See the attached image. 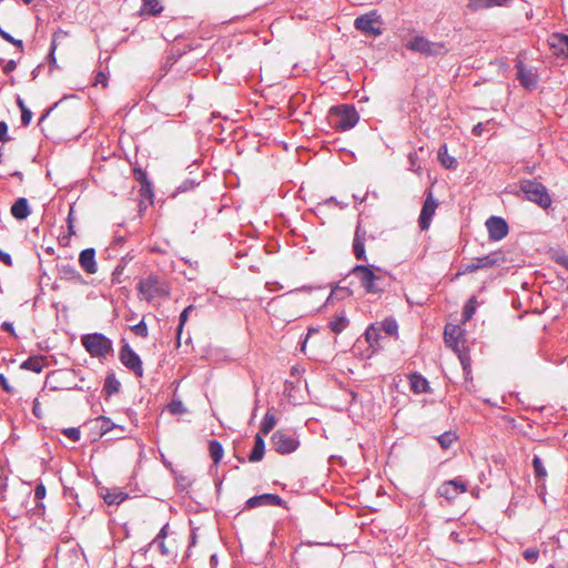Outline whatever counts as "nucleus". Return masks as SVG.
<instances>
[{"label": "nucleus", "instance_id": "a211bd4d", "mask_svg": "<svg viewBox=\"0 0 568 568\" xmlns=\"http://www.w3.org/2000/svg\"><path fill=\"white\" fill-rule=\"evenodd\" d=\"M513 0H469L468 8L471 11H479L493 7H508Z\"/></svg>", "mask_w": 568, "mask_h": 568}, {"label": "nucleus", "instance_id": "0eeeda50", "mask_svg": "<svg viewBox=\"0 0 568 568\" xmlns=\"http://www.w3.org/2000/svg\"><path fill=\"white\" fill-rule=\"evenodd\" d=\"M406 48L414 52H419L425 55H436L444 51L442 43L428 41L422 36H416L406 43Z\"/></svg>", "mask_w": 568, "mask_h": 568}, {"label": "nucleus", "instance_id": "680f3d73", "mask_svg": "<svg viewBox=\"0 0 568 568\" xmlns=\"http://www.w3.org/2000/svg\"><path fill=\"white\" fill-rule=\"evenodd\" d=\"M483 130H484V124H483V123H478V124H476V125L474 126V129H473V133H474L475 135H481Z\"/></svg>", "mask_w": 568, "mask_h": 568}, {"label": "nucleus", "instance_id": "412c9836", "mask_svg": "<svg viewBox=\"0 0 568 568\" xmlns=\"http://www.w3.org/2000/svg\"><path fill=\"white\" fill-rule=\"evenodd\" d=\"M549 44L556 54L568 55V36L555 33L549 38Z\"/></svg>", "mask_w": 568, "mask_h": 568}, {"label": "nucleus", "instance_id": "ea45409f", "mask_svg": "<svg viewBox=\"0 0 568 568\" xmlns=\"http://www.w3.org/2000/svg\"><path fill=\"white\" fill-rule=\"evenodd\" d=\"M131 329L133 331V333L138 336H141V337H146L148 336V326L146 324L144 323V321H141L140 323H138L136 325H133L131 327Z\"/></svg>", "mask_w": 568, "mask_h": 568}, {"label": "nucleus", "instance_id": "09e8293b", "mask_svg": "<svg viewBox=\"0 0 568 568\" xmlns=\"http://www.w3.org/2000/svg\"><path fill=\"white\" fill-rule=\"evenodd\" d=\"M47 489L43 484L37 485L34 489V497L39 500L43 499L45 497Z\"/></svg>", "mask_w": 568, "mask_h": 568}, {"label": "nucleus", "instance_id": "864d4df0", "mask_svg": "<svg viewBox=\"0 0 568 568\" xmlns=\"http://www.w3.org/2000/svg\"><path fill=\"white\" fill-rule=\"evenodd\" d=\"M0 262H3L8 266L12 265V258H11L10 254H8L1 250H0Z\"/></svg>", "mask_w": 568, "mask_h": 568}, {"label": "nucleus", "instance_id": "aec40b11", "mask_svg": "<svg viewBox=\"0 0 568 568\" xmlns=\"http://www.w3.org/2000/svg\"><path fill=\"white\" fill-rule=\"evenodd\" d=\"M365 231L361 229L358 225L355 231L354 241H353V252L357 260H366L365 254Z\"/></svg>", "mask_w": 568, "mask_h": 568}, {"label": "nucleus", "instance_id": "a18cd8bd", "mask_svg": "<svg viewBox=\"0 0 568 568\" xmlns=\"http://www.w3.org/2000/svg\"><path fill=\"white\" fill-rule=\"evenodd\" d=\"M192 311V306H189L186 307L180 315V325H179V329H178V337H180V333L182 331V327L184 325V323L186 322V318H187V314L189 312Z\"/></svg>", "mask_w": 568, "mask_h": 568}, {"label": "nucleus", "instance_id": "a878e982", "mask_svg": "<svg viewBox=\"0 0 568 568\" xmlns=\"http://www.w3.org/2000/svg\"><path fill=\"white\" fill-rule=\"evenodd\" d=\"M129 495L120 489H113L103 495L104 501L108 505H120Z\"/></svg>", "mask_w": 568, "mask_h": 568}, {"label": "nucleus", "instance_id": "c9c22d12", "mask_svg": "<svg viewBox=\"0 0 568 568\" xmlns=\"http://www.w3.org/2000/svg\"><path fill=\"white\" fill-rule=\"evenodd\" d=\"M351 294H352V292L349 288L336 286L335 288L332 290L328 300H331V298L343 300V298L351 296Z\"/></svg>", "mask_w": 568, "mask_h": 568}, {"label": "nucleus", "instance_id": "7ed1b4c3", "mask_svg": "<svg viewBox=\"0 0 568 568\" xmlns=\"http://www.w3.org/2000/svg\"><path fill=\"white\" fill-rule=\"evenodd\" d=\"M138 294L140 300L151 303L156 298L166 297L169 295V286L161 277L149 275L139 282Z\"/></svg>", "mask_w": 568, "mask_h": 568}, {"label": "nucleus", "instance_id": "58836bf2", "mask_svg": "<svg viewBox=\"0 0 568 568\" xmlns=\"http://www.w3.org/2000/svg\"><path fill=\"white\" fill-rule=\"evenodd\" d=\"M168 410L173 415L183 414L186 409L181 400H172L168 405Z\"/></svg>", "mask_w": 568, "mask_h": 568}, {"label": "nucleus", "instance_id": "2f4dec72", "mask_svg": "<svg viewBox=\"0 0 568 568\" xmlns=\"http://www.w3.org/2000/svg\"><path fill=\"white\" fill-rule=\"evenodd\" d=\"M437 440L443 448L447 449L457 440V435L454 432H445L437 437Z\"/></svg>", "mask_w": 568, "mask_h": 568}, {"label": "nucleus", "instance_id": "b1692460", "mask_svg": "<svg viewBox=\"0 0 568 568\" xmlns=\"http://www.w3.org/2000/svg\"><path fill=\"white\" fill-rule=\"evenodd\" d=\"M44 366V357L42 356H34L29 357L21 364V368L26 371H31L34 373H41Z\"/></svg>", "mask_w": 568, "mask_h": 568}, {"label": "nucleus", "instance_id": "6e6552de", "mask_svg": "<svg viewBox=\"0 0 568 568\" xmlns=\"http://www.w3.org/2000/svg\"><path fill=\"white\" fill-rule=\"evenodd\" d=\"M271 443L273 448L280 454L293 453L298 446V440L295 436L285 430H276L272 435Z\"/></svg>", "mask_w": 568, "mask_h": 568}, {"label": "nucleus", "instance_id": "c756f323", "mask_svg": "<svg viewBox=\"0 0 568 568\" xmlns=\"http://www.w3.org/2000/svg\"><path fill=\"white\" fill-rule=\"evenodd\" d=\"M61 277L67 281L82 282V275L72 266H62Z\"/></svg>", "mask_w": 568, "mask_h": 568}, {"label": "nucleus", "instance_id": "f8f14e48", "mask_svg": "<svg viewBox=\"0 0 568 568\" xmlns=\"http://www.w3.org/2000/svg\"><path fill=\"white\" fill-rule=\"evenodd\" d=\"M486 227L488 231L489 240L491 241H500L508 234V224L507 222L499 216H490L486 221Z\"/></svg>", "mask_w": 568, "mask_h": 568}, {"label": "nucleus", "instance_id": "f704fd0d", "mask_svg": "<svg viewBox=\"0 0 568 568\" xmlns=\"http://www.w3.org/2000/svg\"><path fill=\"white\" fill-rule=\"evenodd\" d=\"M150 547L155 548L162 556L169 557L172 555V551L165 546L164 540L154 539Z\"/></svg>", "mask_w": 568, "mask_h": 568}, {"label": "nucleus", "instance_id": "338daca9", "mask_svg": "<svg viewBox=\"0 0 568 568\" xmlns=\"http://www.w3.org/2000/svg\"><path fill=\"white\" fill-rule=\"evenodd\" d=\"M134 173H135V176H136L138 180H140L143 176V174H144L141 170L135 171Z\"/></svg>", "mask_w": 568, "mask_h": 568}, {"label": "nucleus", "instance_id": "9b49d317", "mask_svg": "<svg viewBox=\"0 0 568 568\" xmlns=\"http://www.w3.org/2000/svg\"><path fill=\"white\" fill-rule=\"evenodd\" d=\"M120 361L121 363L132 371L135 375H143L142 361L140 356L128 345H123L120 349Z\"/></svg>", "mask_w": 568, "mask_h": 568}, {"label": "nucleus", "instance_id": "423d86ee", "mask_svg": "<svg viewBox=\"0 0 568 568\" xmlns=\"http://www.w3.org/2000/svg\"><path fill=\"white\" fill-rule=\"evenodd\" d=\"M504 261V256L498 252H494L481 257H476L471 262L465 264L458 272V275L474 273L480 268L493 267L501 264Z\"/></svg>", "mask_w": 568, "mask_h": 568}, {"label": "nucleus", "instance_id": "c85d7f7f", "mask_svg": "<svg viewBox=\"0 0 568 568\" xmlns=\"http://www.w3.org/2000/svg\"><path fill=\"white\" fill-rule=\"evenodd\" d=\"M100 424L101 434L104 435L113 429H120L123 432V427L114 424L109 417L99 416L95 419Z\"/></svg>", "mask_w": 568, "mask_h": 568}, {"label": "nucleus", "instance_id": "4468645a", "mask_svg": "<svg viewBox=\"0 0 568 568\" xmlns=\"http://www.w3.org/2000/svg\"><path fill=\"white\" fill-rule=\"evenodd\" d=\"M283 499L275 494H263L258 496L251 497L246 501V506L248 508H255L260 506H282Z\"/></svg>", "mask_w": 568, "mask_h": 568}, {"label": "nucleus", "instance_id": "393cba45", "mask_svg": "<svg viewBox=\"0 0 568 568\" xmlns=\"http://www.w3.org/2000/svg\"><path fill=\"white\" fill-rule=\"evenodd\" d=\"M438 160L446 169H456L457 166V160L448 153L446 144L439 148Z\"/></svg>", "mask_w": 568, "mask_h": 568}, {"label": "nucleus", "instance_id": "0e129e2a", "mask_svg": "<svg viewBox=\"0 0 568 568\" xmlns=\"http://www.w3.org/2000/svg\"><path fill=\"white\" fill-rule=\"evenodd\" d=\"M39 405H40V404H39V402H38V400H34V404H33V413H34L36 415H38V412L40 410Z\"/></svg>", "mask_w": 568, "mask_h": 568}, {"label": "nucleus", "instance_id": "a19ab883", "mask_svg": "<svg viewBox=\"0 0 568 568\" xmlns=\"http://www.w3.org/2000/svg\"><path fill=\"white\" fill-rule=\"evenodd\" d=\"M523 556L528 562H536L539 557V551L536 548H528L523 552Z\"/></svg>", "mask_w": 568, "mask_h": 568}, {"label": "nucleus", "instance_id": "f3484780", "mask_svg": "<svg viewBox=\"0 0 568 568\" xmlns=\"http://www.w3.org/2000/svg\"><path fill=\"white\" fill-rule=\"evenodd\" d=\"M517 75L523 87L532 90L537 85V80L531 70L527 69L521 61L517 63Z\"/></svg>", "mask_w": 568, "mask_h": 568}, {"label": "nucleus", "instance_id": "ddd939ff", "mask_svg": "<svg viewBox=\"0 0 568 568\" xmlns=\"http://www.w3.org/2000/svg\"><path fill=\"white\" fill-rule=\"evenodd\" d=\"M437 206H438V202L434 199L433 194L429 192L426 196L424 204H423L420 215L418 219L419 226L423 231H425L429 227L432 219L436 212Z\"/></svg>", "mask_w": 568, "mask_h": 568}, {"label": "nucleus", "instance_id": "f257e3e1", "mask_svg": "<svg viewBox=\"0 0 568 568\" xmlns=\"http://www.w3.org/2000/svg\"><path fill=\"white\" fill-rule=\"evenodd\" d=\"M352 274L358 278L364 290L371 294L383 293L389 286L386 273L373 264L356 265L352 268Z\"/></svg>", "mask_w": 568, "mask_h": 568}, {"label": "nucleus", "instance_id": "72a5a7b5", "mask_svg": "<svg viewBox=\"0 0 568 568\" xmlns=\"http://www.w3.org/2000/svg\"><path fill=\"white\" fill-rule=\"evenodd\" d=\"M382 327L388 336L397 334L398 331L397 322L394 318H386L382 323Z\"/></svg>", "mask_w": 568, "mask_h": 568}, {"label": "nucleus", "instance_id": "7c9ffc66", "mask_svg": "<svg viewBox=\"0 0 568 568\" xmlns=\"http://www.w3.org/2000/svg\"><path fill=\"white\" fill-rule=\"evenodd\" d=\"M275 424V416L272 413L267 412L264 415L263 420L261 423V433L267 435L274 428Z\"/></svg>", "mask_w": 568, "mask_h": 568}, {"label": "nucleus", "instance_id": "bb28decb", "mask_svg": "<svg viewBox=\"0 0 568 568\" xmlns=\"http://www.w3.org/2000/svg\"><path fill=\"white\" fill-rule=\"evenodd\" d=\"M348 325V320L344 314L335 315L328 323L332 332L338 334L343 332Z\"/></svg>", "mask_w": 568, "mask_h": 568}, {"label": "nucleus", "instance_id": "9d476101", "mask_svg": "<svg viewBox=\"0 0 568 568\" xmlns=\"http://www.w3.org/2000/svg\"><path fill=\"white\" fill-rule=\"evenodd\" d=\"M467 490V484L460 477L444 481L438 487V495L452 501Z\"/></svg>", "mask_w": 568, "mask_h": 568}, {"label": "nucleus", "instance_id": "e433bc0d", "mask_svg": "<svg viewBox=\"0 0 568 568\" xmlns=\"http://www.w3.org/2000/svg\"><path fill=\"white\" fill-rule=\"evenodd\" d=\"M365 337H366V341L369 343V345L374 346L379 338L378 328L371 326L369 328L366 329Z\"/></svg>", "mask_w": 568, "mask_h": 568}, {"label": "nucleus", "instance_id": "e2e57ef3", "mask_svg": "<svg viewBox=\"0 0 568 568\" xmlns=\"http://www.w3.org/2000/svg\"><path fill=\"white\" fill-rule=\"evenodd\" d=\"M17 104L20 108L21 111H23V108H27L23 100L21 98L17 99Z\"/></svg>", "mask_w": 568, "mask_h": 568}, {"label": "nucleus", "instance_id": "1a4fd4ad", "mask_svg": "<svg viewBox=\"0 0 568 568\" xmlns=\"http://www.w3.org/2000/svg\"><path fill=\"white\" fill-rule=\"evenodd\" d=\"M378 24V16L375 12L362 14L354 21V26L357 30L372 37L382 34V30Z\"/></svg>", "mask_w": 568, "mask_h": 568}, {"label": "nucleus", "instance_id": "69168bd1", "mask_svg": "<svg viewBox=\"0 0 568 568\" xmlns=\"http://www.w3.org/2000/svg\"><path fill=\"white\" fill-rule=\"evenodd\" d=\"M207 449H209V453H210L211 457H213V440L209 442Z\"/></svg>", "mask_w": 568, "mask_h": 568}, {"label": "nucleus", "instance_id": "c03bdc74", "mask_svg": "<svg viewBox=\"0 0 568 568\" xmlns=\"http://www.w3.org/2000/svg\"><path fill=\"white\" fill-rule=\"evenodd\" d=\"M94 85L102 84L104 88L108 85V77L104 71H99L94 78Z\"/></svg>", "mask_w": 568, "mask_h": 568}, {"label": "nucleus", "instance_id": "603ef678", "mask_svg": "<svg viewBox=\"0 0 568 568\" xmlns=\"http://www.w3.org/2000/svg\"><path fill=\"white\" fill-rule=\"evenodd\" d=\"M73 207L70 209V212H69V215H68V229H69V234L70 235H74L75 232H74V227H73Z\"/></svg>", "mask_w": 568, "mask_h": 568}, {"label": "nucleus", "instance_id": "4c0bfd02", "mask_svg": "<svg viewBox=\"0 0 568 568\" xmlns=\"http://www.w3.org/2000/svg\"><path fill=\"white\" fill-rule=\"evenodd\" d=\"M532 466H534L535 474H536L537 477H539V478L546 477L547 471H546V469H545V467L542 465L541 459L538 456L534 457Z\"/></svg>", "mask_w": 568, "mask_h": 568}, {"label": "nucleus", "instance_id": "f03ea898", "mask_svg": "<svg viewBox=\"0 0 568 568\" xmlns=\"http://www.w3.org/2000/svg\"><path fill=\"white\" fill-rule=\"evenodd\" d=\"M519 190L524 193V196L527 201L537 204L544 210H547L552 204V200L548 193L547 187L536 180H520Z\"/></svg>", "mask_w": 568, "mask_h": 568}, {"label": "nucleus", "instance_id": "37998d69", "mask_svg": "<svg viewBox=\"0 0 568 568\" xmlns=\"http://www.w3.org/2000/svg\"><path fill=\"white\" fill-rule=\"evenodd\" d=\"M119 382H116L115 379L113 378H106L105 381V389L109 394H113V393H116L119 390Z\"/></svg>", "mask_w": 568, "mask_h": 568}, {"label": "nucleus", "instance_id": "052dcab7", "mask_svg": "<svg viewBox=\"0 0 568 568\" xmlns=\"http://www.w3.org/2000/svg\"><path fill=\"white\" fill-rule=\"evenodd\" d=\"M166 528H168V525H164V526L162 527V529L160 530V532L158 534V536L155 537V539L164 540V538H165V537H166V535H168Z\"/></svg>", "mask_w": 568, "mask_h": 568}, {"label": "nucleus", "instance_id": "39448f33", "mask_svg": "<svg viewBox=\"0 0 568 568\" xmlns=\"http://www.w3.org/2000/svg\"><path fill=\"white\" fill-rule=\"evenodd\" d=\"M82 345L93 357H105L112 352V342L100 333L84 335Z\"/></svg>", "mask_w": 568, "mask_h": 568}, {"label": "nucleus", "instance_id": "13d9d810", "mask_svg": "<svg viewBox=\"0 0 568 568\" xmlns=\"http://www.w3.org/2000/svg\"><path fill=\"white\" fill-rule=\"evenodd\" d=\"M57 49V44H55V40L53 39L52 43H51V48H50V63L51 64H54L55 63V57H54V51Z\"/></svg>", "mask_w": 568, "mask_h": 568}, {"label": "nucleus", "instance_id": "dca6fc26", "mask_svg": "<svg viewBox=\"0 0 568 568\" xmlns=\"http://www.w3.org/2000/svg\"><path fill=\"white\" fill-rule=\"evenodd\" d=\"M462 337V329L456 325H447L444 332L445 343L455 352H459V343Z\"/></svg>", "mask_w": 568, "mask_h": 568}, {"label": "nucleus", "instance_id": "3c124183", "mask_svg": "<svg viewBox=\"0 0 568 568\" xmlns=\"http://www.w3.org/2000/svg\"><path fill=\"white\" fill-rule=\"evenodd\" d=\"M214 456H215V464L222 458L223 456V448L222 445L215 440L214 444Z\"/></svg>", "mask_w": 568, "mask_h": 568}, {"label": "nucleus", "instance_id": "de8ad7c7", "mask_svg": "<svg viewBox=\"0 0 568 568\" xmlns=\"http://www.w3.org/2000/svg\"><path fill=\"white\" fill-rule=\"evenodd\" d=\"M32 119V113L28 108H23V111H21V122L23 125H29Z\"/></svg>", "mask_w": 568, "mask_h": 568}, {"label": "nucleus", "instance_id": "cd10ccee", "mask_svg": "<svg viewBox=\"0 0 568 568\" xmlns=\"http://www.w3.org/2000/svg\"><path fill=\"white\" fill-rule=\"evenodd\" d=\"M163 7L159 0H143V4L141 8L142 12L150 13L152 16H158L162 12Z\"/></svg>", "mask_w": 568, "mask_h": 568}, {"label": "nucleus", "instance_id": "79ce46f5", "mask_svg": "<svg viewBox=\"0 0 568 568\" xmlns=\"http://www.w3.org/2000/svg\"><path fill=\"white\" fill-rule=\"evenodd\" d=\"M63 434L68 438L72 439L73 442H78L80 439L79 428H75V427L65 428V429H63Z\"/></svg>", "mask_w": 568, "mask_h": 568}, {"label": "nucleus", "instance_id": "774afa93", "mask_svg": "<svg viewBox=\"0 0 568 568\" xmlns=\"http://www.w3.org/2000/svg\"><path fill=\"white\" fill-rule=\"evenodd\" d=\"M8 36V32H6L4 30L0 29V37L4 40V38H7Z\"/></svg>", "mask_w": 568, "mask_h": 568}, {"label": "nucleus", "instance_id": "49530a36", "mask_svg": "<svg viewBox=\"0 0 568 568\" xmlns=\"http://www.w3.org/2000/svg\"><path fill=\"white\" fill-rule=\"evenodd\" d=\"M0 385L8 394H12L14 392L13 387L9 384L7 377L3 374H0Z\"/></svg>", "mask_w": 568, "mask_h": 568}, {"label": "nucleus", "instance_id": "6ab92c4d", "mask_svg": "<svg viewBox=\"0 0 568 568\" xmlns=\"http://www.w3.org/2000/svg\"><path fill=\"white\" fill-rule=\"evenodd\" d=\"M11 214L19 221L26 220L30 213V206L26 197H19L11 206Z\"/></svg>", "mask_w": 568, "mask_h": 568}, {"label": "nucleus", "instance_id": "2eb2a0df", "mask_svg": "<svg viewBox=\"0 0 568 568\" xmlns=\"http://www.w3.org/2000/svg\"><path fill=\"white\" fill-rule=\"evenodd\" d=\"M79 263L81 267L88 274H94L98 271L97 262H95V251L94 248H85L79 255Z\"/></svg>", "mask_w": 568, "mask_h": 568}, {"label": "nucleus", "instance_id": "20e7f679", "mask_svg": "<svg viewBox=\"0 0 568 568\" xmlns=\"http://www.w3.org/2000/svg\"><path fill=\"white\" fill-rule=\"evenodd\" d=\"M329 118L334 126L339 131H346L354 128L359 120L355 106L349 104L332 106L329 110Z\"/></svg>", "mask_w": 568, "mask_h": 568}, {"label": "nucleus", "instance_id": "4be33fe9", "mask_svg": "<svg viewBox=\"0 0 568 568\" xmlns=\"http://www.w3.org/2000/svg\"><path fill=\"white\" fill-rule=\"evenodd\" d=\"M265 453V444L261 434H256L254 437V446L248 455V460L256 463L263 459Z\"/></svg>", "mask_w": 568, "mask_h": 568}, {"label": "nucleus", "instance_id": "6e6d98bb", "mask_svg": "<svg viewBox=\"0 0 568 568\" xmlns=\"http://www.w3.org/2000/svg\"><path fill=\"white\" fill-rule=\"evenodd\" d=\"M8 133V125L6 122L0 121V141H4Z\"/></svg>", "mask_w": 568, "mask_h": 568}, {"label": "nucleus", "instance_id": "bf43d9fd", "mask_svg": "<svg viewBox=\"0 0 568 568\" xmlns=\"http://www.w3.org/2000/svg\"><path fill=\"white\" fill-rule=\"evenodd\" d=\"M2 329L9 332L10 334H14V328H13V325L12 323L10 322H3L2 325H1Z\"/></svg>", "mask_w": 568, "mask_h": 568}, {"label": "nucleus", "instance_id": "5fc2aeb1", "mask_svg": "<svg viewBox=\"0 0 568 568\" xmlns=\"http://www.w3.org/2000/svg\"><path fill=\"white\" fill-rule=\"evenodd\" d=\"M459 359L466 374H469V358L465 355L459 354Z\"/></svg>", "mask_w": 568, "mask_h": 568}, {"label": "nucleus", "instance_id": "5701e85b", "mask_svg": "<svg viewBox=\"0 0 568 568\" xmlns=\"http://www.w3.org/2000/svg\"><path fill=\"white\" fill-rule=\"evenodd\" d=\"M409 384L412 390L416 394L426 393L429 387L427 379L417 373L410 375Z\"/></svg>", "mask_w": 568, "mask_h": 568}, {"label": "nucleus", "instance_id": "8fccbe9b", "mask_svg": "<svg viewBox=\"0 0 568 568\" xmlns=\"http://www.w3.org/2000/svg\"><path fill=\"white\" fill-rule=\"evenodd\" d=\"M16 67H17V62L14 60H8L2 65V70L4 73H10L11 71H13L16 69Z\"/></svg>", "mask_w": 568, "mask_h": 568}, {"label": "nucleus", "instance_id": "473e14b6", "mask_svg": "<svg viewBox=\"0 0 568 568\" xmlns=\"http://www.w3.org/2000/svg\"><path fill=\"white\" fill-rule=\"evenodd\" d=\"M476 305H477L476 297L473 296L471 298L468 300V302L466 303L464 311H463L464 321H469L473 317V315L476 312Z\"/></svg>", "mask_w": 568, "mask_h": 568}, {"label": "nucleus", "instance_id": "4d7b16f0", "mask_svg": "<svg viewBox=\"0 0 568 568\" xmlns=\"http://www.w3.org/2000/svg\"><path fill=\"white\" fill-rule=\"evenodd\" d=\"M4 40L9 43H12L14 44L16 47L20 48L22 50V41L21 40H18V39H14L13 37H11L9 33L7 36V38H4Z\"/></svg>", "mask_w": 568, "mask_h": 568}]
</instances>
